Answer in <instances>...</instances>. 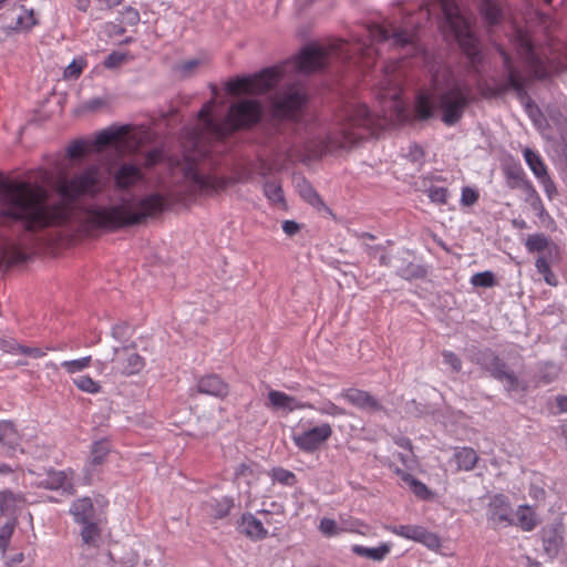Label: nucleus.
Here are the masks:
<instances>
[{
	"mask_svg": "<svg viewBox=\"0 0 567 567\" xmlns=\"http://www.w3.org/2000/svg\"><path fill=\"white\" fill-rule=\"evenodd\" d=\"M104 188L100 167L91 165L71 176L60 175L54 189L59 199L49 200L42 185L27 181H0V226L23 231L17 244L4 241L0 247V270L20 265L29 259L27 249L34 245V234L48 227L76 226L117 229L141 224L168 207L166 197L153 193L144 198L122 199L110 207L84 209L81 198H94Z\"/></svg>",
	"mask_w": 567,
	"mask_h": 567,
	"instance_id": "obj_1",
	"label": "nucleus"
},
{
	"mask_svg": "<svg viewBox=\"0 0 567 567\" xmlns=\"http://www.w3.org/2000/svg\"><path fill=\"white\" fill-rule=\"evenodd\" d=\"M332 434L330 424L323 423L315 426L301 434H295L292 440L295 444L303 452L312 453L320 447Z\"/></svg>",
	"mask_w": 567,
	"mask_h": 567,
	"instance_id": "obj_14",
	"label": "nucleus"
},
{
	"mask_svg": "<svg viewBox=\"0 0 567 567\" xmlns=\"http://www.w3.org/2000/svg\"><path fill=\"white\" fill-rule=\"evenodd\" d=\"M563 534V524L550 525L543 528L542 535L544 550L550 558H554L558 555L564 543Z\"/></svg>",
	"mask_w": 567,
	"mask_h": 567,
	"instance_id": "obj_17",
	"label": "nucleus"
},
{
	"mask_svg": "<svg viewBox=\"0 0 567 567\" xmlns=\"http://www.w3.org/2000/svg\"><path fill=\"white\" fill-rule=\"evenodd\" d=\"M342 395L352 405L368 413L385 412L381 402L367 391L349 389Z\"/></svg>",
	"mask_w": 567,
	"mask_h": 567,
	"instance_id": "obj_16",
	"label": "nucleus"
},
{
	"mask_svg": "<svg viewBox=\"0 0 567 567\" xmlns=\"http://www.w3.org/2000/svg\"><path fill=\"white\" fill-rule=\"evenodd\" d=\"M442 357L444 363L449 364L453 372H460L462 370V360L456 353L444 350Z\"/></svg>",
	"mask_w": 567,
	"mask_h": 567,
	"instance_id": "obj_51",
	"label": "nucleus"
},
{
	"mask_svg": "<svg viewBox=\"0 0 567 567\" xmlns=\"http://www.w3.org/2000/svg\"><path fill=\"white\" fill-rule=\"evenodd\" d=\"M308 96L301 84H289L277 91L270 100V114L278 121L299 122Z\"/></svg>",
	"mask_w": 567,
	"mask_h": 567,
	"instance_id": "obj_7",
	"label": "nucleus"
},
{
	"mask_svg": "<svg viewBox=\"0 0 567 567\" xmlns=\"http://www.w3.org/2000/svg\"><path fill=\"white\" fill-rule=\"evenodd\" d=\"M478 199V193L471 188V187H464L462 189V197H461V202L463 205L465 206H471L473 204H475Z\"/></svg>",
	"mask_w": 567,
	"mask_h": 567,
	"instance_id": "obj_55",
	"label": "nucleus"
},
{
	"mask_svg": "<svg viewBox=\"0 0 567 567\" xmlns=\"http://www.w3.org/2000/svg\"><path fill=\"white\" fill-rule=\"evenodd\" d=\"M123 22H125L128 25H135L140 21V13L136 9L132 7L125 8L123 11Z\"/></svg>",
	"mask_w": 567,
	"mask_h": 567,
	"instance_id": "obj_59",
	"label": "nucleus"
},
{
	"mask_svg": "<svg viewBox=\"0 0 567 567\" xmlns=\"http://www.w3.org/2000/svg\"><path fill=\"white\" fill-rule=\"evenodd\" d=\"M105 104H106L105 100H103L101 97H94L92 100L86 101L82 105V109L85 111L95 112V111L100 110L101 107H103Z\"/></svg>",
	"mask_w": 567,
	"mask_h": 567,
	"instance_id": "obj_61",
	"label": "nucleus"
},
{
	"mask_svg": "<svg viewBox=\"0 0 567 567\" xmlns=\"http://www.w3.org/2000/svg\"><path fill=\"white\" fill-rule=\"evenodd\" d=\"M538 179L543 184L544 189H545L546 194L548 195V197L551 198L557 193V189H556L555 183L551 181L548 173L545 176L539 177Z\"/></svg>",
	"mask_w": 567,
	"mask_h": 567,
	"instance_id": "obj_60",
	"label": "nucleus"
},
{
	"mask_svg": "<svg viewBox=\"0 0 567 567\" xmlns=\"http://www.w3.org/2000/svg\"><path fill=\"white\" fill-rule=\"evenodd\" d=\"M524 157L529 168L537 178L545 176L547 174L546 166L540 156L536 152L527 147L524 150Z\"/></svg>",
	"mask_w": 567,
	"mask_h": 567,
	"instance_id": "obj_32",
	"label": "nucleus"
},
{
	"mask_svg": "<svg viewBox=\"0 0 567 567\" xmlns=\"http://www.w3.org/2000/svg\"><path fill=\"white\" fill-rule=\"evenodd\" d=\"M269 404L275 410H284L292 412L293 410L313 409L310 403L301 402L295 396H290L284 392L271 390L268 393Z\"/></svg>",
	"mask_w": 567,
	"mask_h": 567,
	"instance_id": "obj_18",
	"label": "nucleus"
},
{
	"mask_svg": "<svg viewBox=\"0 0 567 567\" xmlns=\"http://www.w3.org/2000/svg\"><path fill=\"white\" fill-rule=\"evenodd\" d=\"M474 362L495 380L505 382L508 392L516 391L519 388V380L515 372L491 349L480 350L474 357Z\"/></svg>",
	"mask_w": 567,
	"mask_h": 567,
	"instance_id": "obj_11",
	"label": "nucleus"
},
{
	"mask_svg": "<svg viewBox=\"0 0 567 567\" xmlns=\"http://www.w3.org/2000/svg\"><path fill=\"white\" fill-rule=\"evenodd\" d=\"M202 64V60L192 59L184 61L175 66L176 72L179 73L182 78H188L195 73L197 68Z\"/></svg>",
	"mask_w": 567,
	"mask_h": 567,
	"instance_id": "obj_43",
	"label": "nucleus"
},
{
	"mask_svg": "<svg viewBox=\"0 0 567 567\" xmlns=\"http://www.w3.org/2000/svg\"><path fill=\"white\" fill-rule=\"evenodd\" d=\"M471 93L468 83L453 79L444 85L436 86L432 95H420L415 112L421 120H427L437 112L444 124L455 125L471 102Z\"/></svg>",
	"mask_w": 567,
	"mask_h": 567,
	"instance_id": "obj_4",
	"label": "nucleus"
},
{
	"mask_svg": "<svg viewBox=\"0 0 567 567\" xmlns=\"http://www.w3.org/2000/svg\"><path fill=\"white\" fill-rule=\"evenodd\" d=\"M19 11L22 13L24 22L23 27L25 31H29L38 23L37 19L34 18V11L32 9L27 10L23 6H20Z\"/></svg>",
	"mask_w": 567,
	"mask_h": 567,
	"instance_id": "obj_56",
	"label": "nucleus"
},
{
	"mask_svg": "<svg viewBox=\"0 0 567 567\" xmlns=\"http://www.w3.org/2000/svg\"><path fill=\"white\" fill-rule=\"evenodd\" d=\"M389 70L388 68L385 69V76L384 79L380 82V85H381V90L384 92L383 95L384 97H390L392 100H398L400 97V89L396 84V80L393 79L392 75H389Z\"/></svg>",
	"mask_w": 567,
	"mask_h": 567,
	"instance_id": "obj_37",
	"label": "nucleus"
},
{
	"mask_svg": "<svg viewBox=\"0 0 567 567\" xmlns=\"http://www.w3.org/2000/svg\"><path fill=\"white\" fill-rule=\"evenodd\" d=\"M395 473L401 476L402 481H404L412 489V492L421 499H429L432 497V492L427 488V486L421 481L416 480L413 475L396 468Z\"/></svg>",
	"mask_w": 567,
	"mask_h": 567,
	"instance_id": "obj_28",
	"label": "nucleus"
},
{
	"mask_svg": "<svg viewBox=\"0 0 567 567\" xmlns=\"http://www.w3.org/2000/svg\"><path fill=\"white\" fill-rule=\"evenodd\" d=\"M481 13L489 25L497 24L501 20V10L493 0H481Z\"/></svg>",
	"mask_w": 567,
	"mask_h": 567,
	"instance_id": "obj_33",
	"label": "nucleus"
},
{
	"mask_svg": "<svg viewBox=\"0 0 567 567\" xmlns=\"http://www.w3.org/2000/svg\"><path fill=\"white\" fill-rule=\"evenodd\" d=\"M207 506L215 518H223L229 514L234 503L231 498L225 496L220 499H212L207 503Z\"/></svg>",
	"mask_w": 567,
	"mask_h": 567,
	"instance_id": "obj_34",
	"label": "nucleus"
},
{
	"mask_svg": "<svg viewBox=\"0 0 567 567\" xmlns=\"http://www.w3.org/2000/svg\"><path fill=\"white\" fill-rule=\"evenodd\" d=\"M183 176L189 196L213 195L227 187V182L224 178L200 173L193 162L184 165Z\"/></svg>",
	"mask_w": 567,
	"mask_h": 567,
	"instance_id": "obj_12",
	"label": "nucleus"
},
{
	"mask_svg": "<svg viewBox=\"0 0 567 567\" xmlns=\"http://www.w3.org/2000/svg\"><path fill=\"white\" fill-rule=\"evenodd\" d=\"M334 55L342 60L350 59L349 44L342 40L330 47L309 44L300 51L297 58L282 65L266 68L254 75L229 80L226 83V91L233 95L266 93L280 82L288 66L292 65L299 72L308 74L322 70L329 63L330 58Z\"/></svg>",
	"mask_w": 567,
	"mask_h": 567,
	"instance_id": "obj_3",
	"label": "nucleus"
},
{
	"mask_svg": "<svg viewBox=\"0 0 567 567\" xmlns=\"http://www.w3.org/2000/svg\"><path fill=\"white\" fill-rule=\"evenodd\" d=\"M39 487H43L47 489H60L68 491L72 487V483L69 480L68 475L63 471H49L44 477H40V480L35 483Z\"/></svg>",
	"mask_w": 567,
	"mask_h": 567,
	"instance_id": "obj_24",
	"label": "nucleus"
},
{
	"mask_svg": "<svg viewBox=\"0 0 567 567\" xmlns=\"http://www.w3.org/2000/svg\"><path fill=\"white\" fill-rule=\"evenodd\" d=\"M390 546L388 544H381L378 547L369 548L361 545H354L352 551L358 556L365 557L368 559L380 561L390 553Z\"/></svg>",
	"mask_w": 567,
	"mask_h": 567,
	"instance_id": "obj_29",
	"label": "nucleus"
},
{
	"mask_svg": "<svg viewBox=\"0 0 567 567\" xmlns=\"http://www.w3.org/2000/svg\"><path fill=\"white\" fill-rule=\"evenodd\" d=\"M271 477L274 481H277L285 485H292L296 481V476L292 472L285 470L282 467H275L271 471Z\"/></svg>",
	"mask_w": 567,
	"mask_h": 567,
	"instance_id": "obj_46",
	"label": "nucleus"
},
{
	"mask_svg": "<svg viewBox=\"0 0 567 567\" xmlns=\"http://www.w3.org/2000/svg\"><path fill=\"white\" fill-rule=\"evenodd\" d=\"M379 125V118L370 113L365 104H349L338 115L334 131L309 133L285 152V159L289 163H306L321 157L328 151L349 148L372 135Z\"/></svg>",
	"mask_w": 567,
	"mask_h": 567,
	"instance_id": "obj_2",
	"label": "nucleus"
},
{
	"mask_svg": "<svg viewBox=\"0 0 567 567\" xmlns=\"http://www.w3.org/2000/svg\"><path fill=\"white\" fill-rule=\"evenodd\" d=\"M422 526L415 525H399L392 528V533L395 535L402 536L408 539H412L416 542V538L420 534V529Z\"/></svg>",
	"mask_w": 567,
	"mask_h": 567,
	"instance_id": "obj_45",
	"label": "nucleus"
},
{
	"mask_svg": "<svg viewBox=\"0 0 567 567\" xmlns=\"http://www.w3.org/2000/svg\"><path fill=\"white\" fill-rule=\"evenodd\" d=\"M91 363V357H83L81 359L71 360V361H64L61 363V365L69 372V373H76L84 369H86Z\"/></svg>",
	"mask_w": 567,
	"mask_h": 567,
	"instance_id": "obj_44",
	"label": "nucleus"
},
{
	"mask_svg": "<svg viewBox=\"0 0 567 567\" xmlns=\"http://www.w3.org/2000/svg\"><path fill=\"white\" fill-rule=\"evenodd\" d=\"M240 532L251 539H264L268 535L262 522L257 519L252 514L243 515Z\"/></svg>",
	"mask_w": 567,
	"mask_h": 567,
	"instance_id": "obj_27",
	"label": "nucleus"
},
{
	"mask_svg": "<svg viewBox=\"0 0 567 567\" xmlns=\"http://www.w3.org/2000/svg\"><path fill=\"white\" fill-rule=\"evenodd\" d=\"M198 392L217 398H225L228 394V385L216 374H210L199 379Z\"/></svg>",
	"mask_w": 567,
	"mask_h": 567,
	"instance_id": "obj_23",
	"label": "nucleus"
},
{
	"mask_svg": "<svg viewBox=\"0 0 567 567\" xmlns=\"http://www.w3.org/2000/svg\"><path fill=\"white\" fill-rule=\"evenodd\" d=\"M319 528L322 534L326 536H333L337 534V523L333 519L330 518H322L320 520Z\"/></svg>",
	"mask_w": 567,
	"mask_h": 567,
	"instance_id": "obj_57",
	"label": "nucleus"
},
{
	"mask_svg": "<svg viewBox=\"0 0 567 567\" xmlns=\"http://www.w3.org/2000/svg\"><path fill=\"white\" fill-rule=\"evenodd\" d=\"M400 276L406 279L423 277L425 271L420 266L410 265L405 269H402Z\"/></svg>",
	"mask_w": 567,
	"mask_h": 567,
	"instance_id": "obj_58",
	"label": "nucleus"
},
{
	"mask_svg": "<svg viewBox=\"0 0 567 567\" xmlns=\"http://www.w3.org/2000/svg\"><path fill=\"white\" fill-rule=\"evenodd\" d=\"M512 42L530 69L533 76L537 80H546L549 76V72L544 60L536 52L528 31L516 27L512 33Z\"/></svg>",
	"mask_w": 567,
	"mask_h": 567,
	"instance_id": "obj_10",
	"label": "nucleus"
},
{
	"mask_svg": "<svg viewBox=\"0 0 567 567\" xmlns=\"http://www.w3.org/2000/svg\"><path fill=\"white\" fill-rule=\"evenodd\" d=\"M368 33L372 42L390 41L392 47L404 49L406 55H414L419 51L415 31H409L394 25L373 24L368 28Z\"/></svg>",
	"mask_w": 567,
	"mask_h": 567,
	"instance_id": "obj_9",
	"label": "nucleus"
},
{
	"mask_svg": "<svg viewBox=\"0 0 567 567\" xmlns=\"http://www.w3.org/2000/svg\"><path fill=\"white\" fill-rule=\"evenodd\" d=\"M109 361L114 362L116 369L125 375L136 374L145 365L144 358L136 352L134 344L114 348L113 357L104 358V362Z\"/></svg>",
	"mask_w": 567,
	"mask_h": 567,
	"instance_id": "obj_13",
	"label": "nucleus"
},
{
	"mask_svg": "<svg viewBox=\"0 0 567 567\" xmlns=\"http://www.w3.org/2000/svg\"><path fill=\"white\" fill-rule=\"evenodd\" d=\"M94 512L93 503L89 497H83L75 501L70 508V513L73 515L74 520L78 524L94 520Z\"/></svg>",
	"mask_w": 567,
	"mask_h": 567,
	"instance_id": "obj_25",
	"label": "nucleus"
},
{
	"mask_svg": "<svg viewBox=\"0 0 567 567\" xmlns=\"http://www.w3.org/2000/svg\"><path fill=\"white\" fill-rule=\"evenodd\" d=\"M162 157V152L158 148H154L150 152H147L145 156V164L146 166H154L156 165Z\"/></svg>",
	"mask_w": 567,
	"mask_h": 567,
	"instance_id": "obj_64",
	"label": "nucleus"
},
{
	"mask_svg": "<svg viewBox=\"0 0 567 567\" xmlns=\"http://www.w3.org/2000/svg\"><path fill=\"white\" fill-rule=\"evenodd\" d=\"M16 524H17L16 518H12V519L8 520L0 528V551L2 554L6 553V550H7L8 546H9L10 539H11L12 534H13L14 528H16Z\"/></svg>",
	"mask_w": 567,
	"mask_h": 567,
	"instance_id": "obj_41",
	"label": "nucleus"
},
{
	"mask_svg": "<svg viewBox=\"0 0 567 567\" xmlns=\"http://www.w3.org/2000/svg\"><path fill=\"white\" fill-rule=\"evenodd\" d=\"M488 519L495 525L511 524V506L502 495L492 498L488 504Z\"/></svg>",
	"mask_w": 567,
	"mask_h": 567,
	"instance_id": "obj_19",
	"label": "nucleus"
},
{
	"mask_svg": "<svg viewBox=\"0 0 567 567\" xmlns=\"http://www.w3.org/2000/svg\"><path fill=\"white\" fill-rule=\"evenodd\" d=\"M111 445L109 441H96L91 449V465H101L104 463L107 454L110 453Z\"/></svg>",
	"mask_w": 567,
	"mask_h": 567,
	"instance_id": "obj_35",
	"label": "nucleus"
},
{
	"mask_svg": "<svg viewBox=\"0 0 567 567\" xmlns=\"http://www.w3.org/2000/svg\"><path fill=\"white\" fill-rule=\"evenodd\" d=\"M427 195L431 202L443 205L447 202L449 190L445 187H431Z\"/></svg>",
	"mask_w": 567,
	"mask_h": 567,
	"instance_id": "obj_48",
	"label": "nucleus"
},
{
	"mask_svg": "<svg viewBox=\"0 0 567 567\" xmlns=\"http://www.w3.org/2000/svg\"><path fill=\"white\" fill-rule=\"evenodd\" d=\"M18 353L25 354L31 358H41L45 353L40 348L25 347V346H17Z\"/></svg>",
	"mask_w": 567,
	"mask_h": 567,
	"instance_id": "obj_62",
	"label": "nucleus"
},
{
	"mask_svg": "<svg viewBox=\"0 0 567 567\" xmlns=\"http://www.w3.org/2000/svg\"><path fill=\"white\" fill-rule=\"evenodd\" d=\"M453 457L456 462L457 470L466 472L474 470L480 460L476 451L467 446L455 447Z\"/></svg>",
	"mask_w": 567,
	"mask_h": 567,
	"instance_id": "obj_26",
	"label": "nucleus"
},
{
	"mask_svg": "<svg viewBox=\"0 0 567 567\" xmlns=\"http://www.w3.org/2000/svg\"><path fill=\"white\" fill-rule=\"evenodd\" d=\"M85 65L83 60H73L64 70L65 79H78Z\"/></svg>",
	"mask_w": 567,
	"mask_h": 567,
	"instance_id": "obj_49",
	"label": "nucleus"
},
{
	"mask_svg": "<svg viewBox=\"0 0 567 567\" xmlns=\"http://www.w3.org/2000/svg\"><path fill=\"white\" fill-rule=\"evenodd\" d=\"M536 268H537V271L543 275L544 277V280L550 285V286H556L557 285V279H556V276L553 274V271L550 270V266H549V262H548V259L547 257L545 256H539L537 259H536V264H535Z\"/></svg>",
	"mask_w": 567,
	"mask_h": 567,
	"instance_id": "obj_39",
	"label": "nucleus"
},
{
	"mask_svg": "<svg viewBox=\"0 0 567 567\" xmlns=\"http://www.w3.org/2000/svg\"><path fill=\"white\" fill-rule=\"evenodd\" d=\"M498 52L503 59V78H494L492 85L487 87L488 95L497 97L506 94L511 90L515 91L516 96L524 102L528 97L526 91V81L520 71L514 65L512 56L502 48Z\"/></svg>",
	"mask_w": 567,
	"mask_h": 567,
	"instance_id": "obj_8",
	"label": "nucleus"
},
{
	"mask_svg": "<svg viewBox=\"0 0 567 567\" xmlns=\"http://www.w3.org/2000/svg\"><path fill=\"white\" fill-rule=\"evenodd\" d=\"M471 284L475 287L489 288L495 285V277L492 271L477 272L472 276Z\"/></svg>",
	"mask_w": 567,
	"mask_h": 567,
	"instance_id": "obj_42",
	"label": "nucleus"
},
{
	"mask_svg": "<svg viewBox=\"0 0 567 567\" xmlns=\"http://www.w3.org/2000/svg\"><path fill=\"white\" fill-rule=\"evenodd\" d=\"M117 138H118V133L105 130V131H102L96 136L94 144L97 148H101V147L112 144Z\"/></svg>",
	"mask_w": 567,
	"mask_h": 567,
	"instance_id": "obj_50",
	"label": "nucleus"
},
{
	"mask_svg": "<svg viewBox=\"0 0 567 567\" xmlns=\"http://www.w3.org/2000/svg\"><path fill=\"white\" fill-rule=\"evenodd\" d=\"M21 436L11 421H0V444L13 455L20 445Z\"/></svg>",
	"mask_w": 567,
	"mask_h": 567,
	"instance_id": "obj_22",
	"label": "nucleus"
},
{
	"mask_svg": "<svg viewBox=\"0 0 567 567\" xmlns=\"http://www.w3.org/2000/svg\"><path fill=\"white\" fill-rule=\"evenodd\" d=\"M517 518L524 530H532L536 526L535 514L529 506L523 505L517 509Z\"/></svg>",
	"mask_w": 567,
	"mask_h": 567,
	"instance_id": "obj_36",
	"label": "nucleus"
},
{
	"mask_svg": "<svg viewBox=\"0 0 567 567\" xmlns=\"http://www.w3.org/2000/svg\"><path fill=\"white\" fill-rule=\"evenodd\" d=\"M416 542H420L432 549L440 546V538L435 534L426 530L424 527H421Z\"/></svg>",
	"mask_w": 567,
	"mask_h": 567,
	"instance_id": "obj_47",
	"label": "nucleus"
},
{
	"mask_svg": "<svg viewBox=\"0 0 567 567\" xmlns=\"http://www.w3.org/2000/svg\"><path fill=\"white\" fill-rule=\"evenodd\" d=\"M125 60H126L125 53L114 51L106 56V59L103 62V65L106 69H113V68L121 65Z\"/></svg>",
	"mask_w": 567,
	"mask_h": 567,
	"instance_id": "obj_52",
	"label": "nucleus"
},
{
	"mask_svg": "<svg viewBox=\"0 0 567 567\" xmlns=\"http://www.w3.org/2000/svg\"><path fill=\"white\" fill-rule=\"evenodd\" d=\"M318 411L321 413V414H327V415H331V416H339V415H344L346 414V410L336 405L334 403L328 401L326 402L322 406H320L318 409Z\"/></svg>",
	"mask_w": 567,
	"mask_h": 567,
	"instance_id": "obj_53",
	"label": "nucleus"
},
{
	"mask_svg": "<svg viewBox=\"0 0 567 567\" xmlns=\"http://www.w3.org/2000/svg\"><path fill=\"white\" fill-rule=\"evenodd\" d=\"M301 195L310 204H316V203L321 200L320 196L318 195V193L310 185H305V187L301 189Z\"/></svg>",
	"mask_w": 567,
	"mask_h": 567,
	"instance_id": "obj_63",
	"label": "nucleus"
},
{
	"mask_svg": "<svg viewBox=\"0 0 567 567\" xmlns=\"http://www.w3.org/2000/svg\"><path fill=\"white\" fill-rule=\"evenodd\" d=\"M86 145L82 141H74L68 147V155L71 158H78L85 154Z\"/></svg>",
	"mask_w": 567,
	"mask_h": 567,
	"instance_id": "obj_54",
	"label": "nucleus"
},
{
	"mask_svg": "<svg viewBox=\"0 0 567 567\" xmlns=\"http://www.w3.org/2000/svg\"><path fill=\"white\" fill-rule=\"evenodd\" d=\"M437 2L442 11L440 29L443 34L455 40L473 64L478 63L481 47L472 30L471 17L458 6L456 0H437Z\"/></svg>",
	"mask_w": 567,
	"mask_h": 567,
	"instance_id": "obj_6",
	"label": "nucleus"
},
{
	"mask_svg": "<svg viewBox=\"0 0 567 567\" xmlns=\"http://www.w3.org/2000/svg\"><path fill=\"white\" fill-rule=\"evenodd\" d=\"M529 252H540L546 250L549 259L557 258L559 255L558 246L545 234L529 235L525 243Z\"/></svg>",
	"mask_w": 567,
	"mask_h": 567,
	"instance_id": "obj_20",
	"label": "nucleus"
},
{
	"mask_svg": "<svg viewBox=\"0 0 567 567\" xmlns=\"http://www.w3.org/2000/svg\"><path fill=\"white\" fill-rule=\"evenodd\" d=\"M264 194L272 203H284V190L279 183L275 181H267L264 184Z\"/></svg>",
	"mask_w": 567,
	"mask_h": 567,
	"instance_id": "obj_38",
	"label": "nucleus"
},
{
	"mask_svg": "<svg viewBox=\"0 0 567 567\" xmlns=\"http://www.w3.org/2000/svg\"><path fill=\"white\" fill-rule=\"evenodd\" d=\"M83 527L81 529V539L84 545L90 547L97 546V542L101 537V530L97 527V524L92 520L89 523L81 524Z\"/></svg>",
	"mask_w": 567,
	"mask_h": 567,
	"instance_id": "obj_31",
	"label": "nucleus"
},
{
	"mask_svg": "<svg viewBox=\"0 0 567 567\" xmlns=\"http://www.w3.org/2000/svg\"><path fill=\"white\" fill-rule=\"evenodd\" d=\"M506 181L509 188H519L530 195V205L534 209H544L542 200L535 188L525 177L524 171L518 166L508 167L506 169Z\"/></svg>",
	"mask_w": 567,
	"mask_h": 567,
	"instance_id": "obj_15",
	"label": "nucleus"
},
{
	"mask_svg": "<svg viewBox=\"0 0 567 567\" xmlns=\"http://www.w3.org/2000/svg\"><path fill=\"white\" fill-rule=\"evenodd\" d=\"M73 382L79 390L91 394L99 393L102 389L99 382L94 381L89 375H81L74 379Z\"/></svg>",
	"mask_w": 567,
	"mask_h": 567,
	"instance_id": "obj_40",
	"label": "nucleus"
},
{
	"mask_svg": "<svg viewBox=\"0 0 567 567\" xmlns=\"http://www.w3.org/2000/svg\"><path fill=\"white\" fill-rule=\"evenodd\" d=\"M141 169L133 164H122L114 173V182L118 189H127L142 181Z\"/></svg>",
	"mask_w": 567,
	"mask_h": 567,
	"instance_id": "obj_21",
	"label": "nucleus"
},
{
	"mask_svg": "<svg viewBox=\"0 0 567 567\" xmlns=\"http://www.w3.org/2000/svg\"><path fill=\"white\" fill-rule=\"evenodd\" d=\"M214 100L206 103L198 112L205 130L216 138H224L235 131L246 130L258 124L262 117V105L257 100L244 99L229 106L224 123H216L210 116Z\"/></svg>",
	"mask_w": 567,
	"mask_h": 567,
	"instance_id": "obj_5",
	"label": "nucleus"
},
{
	"mask_svg": "<svg viewBox=\"0 0 567 567\" xmlns=\"http://www.w3.org/2000/svg\"><path fill=\"white\" fill-rule=\"evenodd\" d=\"M23 502L24 498L20 494H13L10 491L0 492V512L3 515L13 514L18 504Z\"/></svg>",
	"mask_w": 567,
	"mask_h": 567,
	"instance_id": "obj_30",
	"label": "nucleus"
}]
</instances>
